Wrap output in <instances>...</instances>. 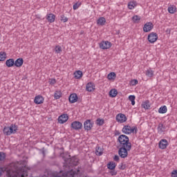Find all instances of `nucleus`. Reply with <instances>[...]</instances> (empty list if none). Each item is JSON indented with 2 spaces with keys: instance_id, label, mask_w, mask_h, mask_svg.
Instances as JSON below:
<instances>
[{
  "instance_id": "nucleus-17",
  "label": "nucleus",
  "mask_w": 177,
  "mask_h": 177,
  "mask_svg": "<svg viewBox=\"0 0 177 177\" xmlns=\"http://www.w3.org/2000/svg\"><path fill=\"white\" fill-rule=\"evenodd\" d=\"M44 97L41 95H36L35 97L34 103H35V104H42V103H44Z\"/></svg>"
},
{
  "instance_id": "nucleus-45",
  "label": "nucleus",
  "mask_w": 177,
  "mask_h": 177,
  "mask_svg": "<svg viewBox=\"0 0 177 177\" xmlns=\"http://www.w3.org/2000/svg\"><path fill=\"white\" fill-rule=\"evenodd\" d=\"M171 177H177V170H176V169L173 170V171H171Z\"/></svg>"
},
{
  "instance_id": "nucleus-29",
  "label": "nucleus",
  "mask_w": 177,
  "mask_h": 177,
  "mask_svg": "<svg viewBox=\"0 0 177 177\" xmlns=\"http://www.w3.org/2000/svg\"><path fill=\"white\" fill-rule=\"evenodd\" d=\"M142 106L145 110H149V109H150V101L146 100L142 104Z\"/></svg>"
},
{
  "instance_id": "nucleus-42",
  "label": "nucleus",
  "mask_w": 177,
  "mask_h": 177,
  "mask_svg": "<svg viewBox=\"0 0 177 177\" xmlns=\"http://www.w3.org/2000/svg\"><path fill=\"white\" fill-rule=\"evenodd\" d=\"M6 158V155L3 152H0V161H3Z\"/></svg>"
},
{
  "instance_id": "nucleus-16",
  "label": "nucleus",
  "mask_w": 177,
  "mask_h": 177,
  "mask_svg": "<svg viewBox=\"0 0 177 177\" xmlns=\"http://www.w3.org/2000/svg\"><path fill=\"white\" fill-rule=\"evenodd\" d=\"M46 20L48 21V23H55V20H56V15L52 13L47 14Z\"/></svg>"
},
{
  "instance_id": "nucleus-3",
  "label": "nucleus",
  "mask_w": 177,
  "mask_h": 177,
  "mask_svg": "<svg viewBox=\"0 0 177 177\" xmlns=\"http://www.w3.org/2000/svg\"><path fill=\"white\" fill-rule=\"evenodd\" d=\"M128 151H131L130 149H127L125 148H119L118 154L120 158H127L128 157Z\"/></svg>"
},
{
  "instance_id": "nucleus-33",
  "label": "nucleus",
  "mask_w": 177,
  "mask_h": 177,
  "mask_svg": "<svg viewBox=\"0 0 177 177\" xmlns=\"http://www.w3.org/2000/svg\"><path fill=\"white\" fill-rule=\"evenodd\" d=\"M96 124L98 125V127H102L104 124V119L97 118L96 120Z\"/></svg>"
},
{
  "instance_id": "nucleus-4",
  "label": "nucleus",
  "mask_w": 177,
  "mask_h": 177,
  "mask_svg": "<svg viewBox=\"0 0 177 177\" xmlns=\"http://www.w3.org/2000/svg\"><path fill=\"white\" fill-rule=\"evenodd\" d=\"M147 39L150 44H154L158 39V35L152 32L148 35Z\"/></svg>"
},
{
  "instance_id": "nucleus-35",
  "label": "nucleus",
  "mask_w": 177,
  "mask_h": 177,
  "mask_svg": "<svg viewBox=\"0 0 177 177\" xmlns=\"http://www.w3.org/2000/svg\"><path fill=\"white\" fill-rule=\"evenodd\" d=\"M55 53H57V55H60V53H62V46L57 45L55 47Z\"/></svg>"
},
{
  "instance_id": "nucleus-2",
  "label": "nucleus",
  "mask_w": 177,
  "mask_h": 177,
  "mask_svg": "<svg viewBox=\"0 0 177 177\" xmlns=\"http://www.w3.org/2000/svg\"><path fill=\"white\" fill-rule=\"evenodd\" d=\"M122 133L125 135H131V133H138V127L133 126L131 127L129 125H124L122 129Z\"/></svg>"
},
{
  "instance_id": "nucleus-1",
  "label": "nucleus",
  "mask_w": 177,
  "mask_h": 177,
  "mask_svg": "<svg viewBox=\"0 0 177 177\" xmlns=\"http://www.w3.org/2000/svg\"><path fill=\"white\" fill-rule=\"evenodd\" d=\"M20 171L22 173L17 172V171H12L11 170H7L6 176L7 177H17V176L25 177L26 176H27V170H25L24 168H21Z\"/></svg>"
},
{
  "instance_id": "nucleus-9",
  "label": "nucleus",
  "mask_w": 177,
  "mask_h": 177,
  "mask_svg": "<svg viewBox=\"0 0 177 177\" xmlns=\"http://www.w3.org/2000/svg\"><path fill=\"white\" fill-rule=\"evenodd\" d=\"M116 121L120 124H123V122H126L127 121V116L123 113H118L116 115Z\"/></svg>"
},
{
  "instance_id": "nucleus-39",
  "label": "nucleus",
  "mask_w": 177,
  "mask_h": 177,
  "mask_svg": "<svg viewBox=\"0 0 177 177\" xmlns=\"http://www.w3.org/2000/svg\"><path fill=\"white\" fill-rule=\"evenodd\" d=\"M108 169H111V170L115 169V163L109 162L108 163Z\"/></svg>"
},
{
  "instance_id": "nucleus-38",
  "label": "nucleus",
  "mask_w": 177,
  "mask_h": 177,
  "mask_svg": "<svg viewBox=\"0 0 177 177\" xmlns=\"http://www.w3.org/2000/svg\"><path fill=\"white\" fill-rule=\"evenodd\" d=\"M96 156H102L103 154V149L100 147H98L97 149H96Z\"/></svg>"
},
{
  "instance_id": "nucleus-36",
  "label": "nucleus",
  "mask_w": 177,
  "mask_h": 177,
  "mask_svg": "<svg viewBox=\"0 0 177 177\" xmlns=\"http://www.w3.org/2000/svg\"><path fill=\"white\" fill-rule=\"evenodd\" d=\"M3 132L4 135H6V136H10V132L9 131V127H5L3 129Z\"/></svg>"
},
{
  "instance_id": "nucleus-49",
  "label": "nucleus",
  "mask_w": 177,
  "mask_h": 177,
  "mask_svg": "<svg viewBox=\"0 0 177 177\" xmlns=\"http://www.w3.org/2000/svg\"><path fill=\"white\" fill-rule=\"evenodd\" d=\"M42 154H43L44 156H45V151H42Z\"/></svg>"
},
{
  "instance_id": "nucleus-34",
  "label": "nucleus",
  "mask_w": 177,
  "mask_h": 177,
  "mask_svg": "<svg viewBox=\"0 0 177 177\" xmlns=\"http://www.w3.org/2000/svg\"><path fill=\"white\" fill-rule=\"evenodd\" d=\"M6 60V53L1 52L0 53V62H5Z\"/></svg>"
},
{
  "instance_id": "nucleus-21",
  "label": "nucleus",
  "mask_w": 177,
  "mask_h": 177,
  "mask_svg": "<svg viewBox=\"0 0 177 177\" xmlns=\"http://www.w3.org/2000/svg\"><path fill=\"white\" fill-rule=\"evenodd\" d=\"M97 26H104V24H106V18L103 17L98 18L97 20Z\"/></svg>"
},
{
  "instance_id": "nucleus-46",
  "label": "nucleus",
  "mask_w": 177,
  "mask_h": 177,
  "mask_svg": "<svg viewBox=\"0 0 177 177\" xmlns=\"http://www.w3.org/2000/svg\"><path fill=\"white\" fill-rule=\"evenodd\" d=\"M3 172H5V168L0 167V176H2V175L3 174Z\"/></svg>"
},
{
  "instance_id": "nucleus-6",
  "label": "nucleus",
  "mask_w": 177,
  "mask_h": 177,
  "mask_svg": "<svg viewBox=\"0 0 177 177\" xmlns=\"http://www.w3.org/2000/svg\"><path fill=\"white\" fill-rule=\"evenodd\" d=\"M154 28V25L151 22H147L145 24L143 27V31L144 32H149V31H151V30Z\"/></svg>"
},
{
  "instance_id": "nucleus-27",
  "label": "nucleus",
  "mask_w": 177,
  "mask_h": 177,
  "mask_svg": "<svg viewBox=\"0 0 177 177\" xmlns=\"http://www.w3.org/2000/svg\"><path fill=\"white\" fill-rule=\"evenodd\" d=\"M74 75H75V78H76V80H80L81 78H82V71H77L74 73Z\"/></svg>"
},
{
  "instance_id": "nucleus-43",
  "label": "nucleus",
  "mask_w": 177,
  "mask_h": 177,
  "mask_svg": "<svg viewBox=\"0 0 177 177\" xmlns=\"http://www.w3.org/2000/svg\"><path fill=\"white\" fill-rule=\"evenodd\" d=\"M138 80L134 79L131 81V85H132V86H135L136 85H138Z\"/></svg>"
},
{
  "instance_id": "nucleus-37",
  "label": "nucleus",
  "mask_w": 177,
  "mask_h": 177,
  "mask_svg": "<svg viewBox=\"0 0 177 177\" xmlns=\"http://www.w3.org/2000/svg\"><path fill=\"white\" fill-rule=\"evenodd\" d=\"M136 98V97H135V95H129V100L130 101V102H131V104H132V106H135V99Z\"/></svg>"
},
{
  "instance_id": "nucleus-23",
  "label": "nucleus",
  "mask_w": 177,
  "mask_h": 177,
  "mask_svg": "<svg viewBox=\"0 0 177 177\" xmlns=\"http://www.w3.org/2000/svg\"><path fill=\"white\" fill-rule=\"evenodd\" d=\"M145 75L151 78L154 75V71L151 70V68H149L145 71Z\"/></svg>"
},
{
  "instance_id": "nucleus-40",
  "label": "nucleus",
  "mask_w": 177,
  "mask_h": 177,
  "mask_svg": "<svg viewBox=\"0 0 177 177\" xmlns=\"http://www.w3.org/2000/svg\"><path fill=\"white\" fill-rule=\"evenodd\" d=\"M60 20H61V21H63V23H67L68 21V18H67V17L64 16V15H62L60 16Z\"/></svg>"
},
{
  "instance_id": "nucleus-47",
  "label": "nucleus",
  "mask_w": 177,
  "mask_h": 177,
  "mask_svg": "<svg viewBox=\"0 0 177 177\" xmlns=\"http://www.w3.org/2000/svg\"><path fill=\"white\" fill-rule=\"evenodd\" d=\"M113 160H114V161H120V156H118V155H115L113 157Z\"/></svg>"
},
{
  "instance_id": "nucleus-50",
  "label": "nucleus",
  "mask_w": 177,
  "mask_h": 177,
  "mask_svg": "<svg viewBox=\"0 0 177 177\" xmlns=\"http://www.w3.org/2000/svg\"><path fill=\"white\" fill-rule=\"evenodd\" d=\"M77 162H78V160L76 161V163L75 164V165H77Z\"/></svg>"
},
{
  "instance_id": "nucleus-22",
  "label": "nucleus",
  "mask_w": 177,
  "mask_h": 177,
  "mask_svg": "<svg viewBox=\"0 0 177 177\" xmlns=\"http://www.w3.org/2000/svg\"><path fill=\"white\" fill-rule=\"evenodd\" d=\"M138 6V3L135 1H130L128 3V8L130 9V10H133L134 8H136Z\"/></svg>"
},
{
  "instance_id": "nucleus-13",
  "label": "nucleus",
  "mask_w": 177,
  "mask_h": 177,
  "mask_svg": "<svg viewBox=\"0 0 177 177\" xmlns=\"http://www.w3.org/2000/svg\"><path fill=\"white\" fill-rule=\"evenodd\" d=\"M120 147L122 149H126L127 150H131L132 149V143L129 141H126V142H123L122 144H120Z\"/></svg>"
},
{
  "instance_id": "nucleus-12",
  "label": "nucleus",
  "mask_w": 177,
  "mask_h": 177,
  "mask_svg": "<svg viewBox=\"0 0 177 177\" xmlns=\"http://www.w3.org/2000/svg\"><path fill=\"white\" fill-rule=\"evenodd\" d=\"M168 147V140L166 139H162L159 142V149H161V150H165Z\"/></svg>"
},
{
  "instance_id": "nucleus-48",
  "label": "nucleus",
  "mask_w": 177,
  "mask_h": 177,
  "mask_svg": "<svg viewBox=\"0 0 177 177\" xmlns=\"http://www.w3.org/2000/svg\"><path fill=\"white\" fill-rule=\"evenodd\" d=\"M111 175L112 176H115V175H117V171H115V170L111 171Z\"/></svg>"
},
{
  "instance_id": "nucleus-14",
  "label": "nucleus",
  "mask_w": 177,
  "mask_h": 177,
  "mask_svg": "<svg viewBox=\"0 0 177 177\" xmlns=\"http://www.w3.org/2000/svg\"><path fill=\"white\" fill-rule=\"evenodd\" d=\"M165 129H167V128L165 127V125H164V124L162 123L158 124L157 127V131L159 135H162V133H165Z\"/></svg>"
},
{
  "instance_id": "nucleus-28",
  "label": "nucleus",
  "mask_w": 177,
  "mask_h": 177,
  "mask_svg": "<svg viewBox=\"0 0 177 177\" xmlns=\"http://www.w3.org/2000/svg\"><path fill=\"white\" fill-rule=\"evenodd\" d=\"M117 95H118V91L115 88L111 89L109 91V96L111 97H115V96H117Z\"/></svg>"
},
{
  "instance_id": "nucleus-25",
  "label": "nucleus",
  "mask_w": 177,
  "mask_h": 177,
  "mask_svg": "<svg viewBox=\"0 0 177 177\" xmlns=\"http://www.w3.org/2000/svg\"><path fill=\"white\" fill-rule=\"evenodd\" d=\"M6 65L7 66V67H13V66H15V59H7L6 62Z\"/></svg>"
},
{
  "instance_id": "nucleus-7",
  "label": "nucleus",
  "mask_w": 177,
  "mask_h": 177,
  "mask_svg": "<svg viewBox=\"0 0 177 177\" xmlns=\"http://www.w3.org/2000/svg\"><path fill=\"white\" fill-rule=\"evenodd\" d=\"M84 128L85 131H91L93 128V122L86 120L84 123Z\"/></svg>"
},
{
  "instance_id": "nucleus-44",
  "label": "nucleus",
  "mask_w": 177,
  "mask_h": 177,
  "mask_svg": "<svg viewBox=\"0 0 177 177\" xmlns=\"http://www.w3.org/2000/svg\"><path fill=\"white\" fill-rule=\"evenodd\" d=\"M48 83L50 84V85H55V84L56 83V79H50Z\"/></svg>"
},
{
  "instance_id": "nucleus-10",
  "label": "nucleus",
  "mask_w": 177,
  "mask_h": 177,
  "mask_svg": "<svg viewBox=\"0 0 177 177\" xmlns=\"http://www.w3.org/2000/svg\"><path fill=\"white\" fill-rule=\"evenodd\" d=\"M67 121H68V115H67V113H64L58 118V122L59 124H64V122H67Z\"/></svg>"
},
{
  "instance_id": "nucleus-5",
  "label": "nucleus",
  "mask_w": 177,
  "mask_h": 177,
  "mask_svg": "<svg viewBox=\"0 0 177 177\" xmlns=\"http://www.w3.org/2000/svg\"><path fill=\"white\" fill-rule=\"evenodd\" d=\"M100 49L106 50L110 49L111 48L112 44L111 42L109 41H102L99 44Z\"/></svg>"
},
{
  "instance_id": "nucleus-20",
  "label": "nucleus",
  "mask_w": 177,
  "mask_h": 177,
  "mask_svg": "<svg viewBox=\"0 0 177 177\" xmlns=\"http://www.w3.org/2000/svg\"><path fill=\"white\" fill-rule=\"evenodd\" d=\"M68 100L70 103H75L78 100V96L75 93L71 94Z\"/></svg>"
},
{
  "instance_id": "nucleus-24",
  "label": "nucleus",
  "mask_w": 177,
  "mask_h": 177,
  "mask_svg": "<svg viewBox=\"0 0 177 177\" xmlns=\"http://www.w3.org/2000/svg\"><path fill=\"white\" fill-rule=\"evenodd\" d=\"M167 10L169 13H171V15H174V13L176 12V6L171 5L168 7Z\"/></svg>"
},
{
  "instance_id": "nucleus-41",
  "label": "nucleus",
  "mask_w": 177,
  "mask_h": 177,
  "mask_svg": "<svg viewBox=\"0 0 177 177\" xmlns=\"http://www.w3.org/2000/svg\"><path fill=\"white\" fill-rule=\"evenodd\" d=\"M81 5H82L81 2H77L76 3H75L73 5V10H77V9H78V8H80Z\"/></svg>"
},
{
  "instance_id": "nucleus-31",
  "label": "nucleus",
  "mask_w": 177,
  "mask_h": 177,
  "mask_svg": "<svg viewBox=\"0 0 177 177\" xmlns=\"http://www.w3.org/2000/svg\"><path fill=\"white\" fill-rule=\"evenodd\" d=\"M62 91H56L54 93V98L55 99V100H57L58 99H60L61 96H62Z\"/></svg>"
},
{
  "instance_id": "nucleus-30",
  "label": "nucleus",
  "mask_w": 177,
  "mask_h": 177,
  "mask_svg": "<svg viewBox=\"0 0 177 177\" xmlns=\"http://www.w3.org/2000/svg\"><path fill=\"white\" fill-rule=\"evenodd\" d=\"M115 77H117V75L114 72H111L110 73L108 74L107 78L109 80H115Z\"/></svg>"
},
{
  "instance_id": "nucleus-32",
  "label": "nucleus",
  "mask_w": 177,
  "mask_h": 177,
  "mask_svg": "<svg viewBox=\"0 0 177 177\" xmlns=\"http://www.w3.org/2000/svg\"><path fill=\"white\" fill-rule=\"evenodd\" d=\"M140 19L141 18L138 15H134L131 18V20L133 23H139V21H140Z\"/></svg>"
},
{
  "instance_id": "nucleus-19",
  "label": "nucleus",
  "mask_w": 177,
  "mask_h": 177,
  "mask_svg": "<svg viewBox=\"0 0 177 177\" xmlns=\"http://www.w3.org/2000/svg\"><path fill=\"white\" fill-rule=\"evenodd\" d=\"M24 63V59L23 58H18L16 59V61H14V66L16 67H21L23 66V64Z\"/></svg>"
},
{
  "instance_id": "nucleus-26",
  "label": "nucleus",
  "mask_w": 177,
  "mask_h": 177,
  "mask_svg": "<svg viewBox=\"0 0 177 177\" xmlns=\"http://www.w3.org/2000/svg\"><path fill=\"white\" fill-rule=\"evenodd\" d=\"M168 111V109L167 108V106H162L158 109V113L160 114H165Z\"/></svg>"
},
{
  "instance_id": "nucleus-11",
  "label": "nucleus",
  "mask_w": 177,
  "mask_h": 177,
  "mask_svg": "<svg viewBox=\"0 0 177 177\" xmlns=\"http://www.w3.org/2000/svg\"><path fill=\"white\" fill-rule=\"evenodd\" d=\"M129 140V138L124 134L120 135L118 138V142H119L120 145H122V143H125Z\"/></svg>"
},
{
  "instance_id": "nucleus-8",
  "label": "nucleus",
  "mask_w": 177,
  "mask_h": 177,
  "mask_svg": "<svg viewBox=\"0 0 177 177\" xmlns=\"http://www.w3.org/2000/svg\"><path fill=\"white\" fill-rule=\"evenodd\" d=\"M71 127L73 129H75V131H78L82 129V123L78 121H74L71 123Z\"/></svg>"
},
{
  "instance_id": "nucleus-15",
  "label": "nucleus",
  "mask_w": 177,
  "mask_h": 177,
  "mask_svg": "<svg viewBox=\"0 0 177 177\" xmlns=\"http://www.w3.org/2000/svg\"><path fill=\"white\" fill-rule=\"evenodd\" d=\"M95 88H96V86L92 82H88L86 85V90L87 92H93Z\"/></svg>"
},
{
  "instance_id": "nucleus-18",
  "label": "nucleus",
  "mask_w": 177,
  "mask_h": 177,
  "mask_svg": "<svg viewBox=\"0 0 177 177\" xmlns=\"http://www.w3.org/2000/svg\"><path fill=\"white\" fill-rule=\"evenodd\" d=\"M10 135H12V133H16L17 131L19 130V127L16 124H11L10 127H8Z\"/></svg>"
}]
</instances>
